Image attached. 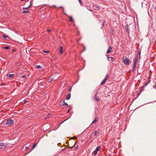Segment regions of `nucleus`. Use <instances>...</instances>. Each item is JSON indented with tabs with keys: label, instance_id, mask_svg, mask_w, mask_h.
<instances>
[{
	"label": "nucleus",
	"instance_id": "f257e3e1",
	"mask_svg": "<svg viewBox=\"0 0 156 156\" xmlns=\"http://www.w3.org/2000/svg\"><path fill=\"white\" fill-rule=\"evenodd\" d=\"M123 62L126 65H128L129 63V60L126 57H123Z\"/></svg>",
	"mask_w": 156,
	"mask_h": 156
},
{
	"label": "nucleus",
	"instance_id": "f03ea898",
	"mask_svg": "<svg viewBox=\"0 0 156 156\" xmlns=\"http://www.w3.org/2000/svg\"><path fill=\"white\" fill-rule=\"evenodd\" d=\"M14 123L12 119H8L7 121L6 122V124L7 125H11Z\"/></svg>",
	"mask_w": 156,
	"mask_h": 156
},
{
	"label": "nucleus",
	"instance_id": "7ed1b4c3",
	"mask_svg": "<svg viewBox=\"0 0 156 156\" xmlns=\"http://www.w3.org/2000/svg\"><path fill=\"white\" fill-rule=\"evenodd\" d=\"M93 7L94 9L98 10H99L100 8V6H98L96 4H94Z\"/></svg>",
	"mask_w": 156,
	"mask_h": 156
},
{
	"label": "nucleus",
	"instance_id": "20e7f679",
	"mask_svg": "<svg viewBox=\"0 0 156 156\" xmlns=\"http://www.w3.org/2000/svg\"><path fill=\"white\" fill-rule=\"evenodd\" d=\"M5 148V144L4 143H0V149H4Z\"/></svg>",
	"mask_w": 156,
	"mask_h": 156
},
{
	"label": "nucleus",
	"instance_id": "39448f33",
	"mask_svg": "<svg viewBox=\"0 0 156 156\" xmlns=\"http://www.w3.org/2000/svg\"><path fill=\"white\" fill-rule=\"evenodd\" d=\"M112 51V48L111 46H109L107 50V53H108Z\"/></svg>",
	"mask_w": 156,
	"mask_h": 156
},
{
	"label": "nucleus",
	"instance_id": "423d86ee",
	"mask_svg": "<svg viewBox=\"0 0 156 156\" xmlns=\"http://www.w3.org/2000/svg\"><path fill=\"white\" fill-rule=\"evenodd\" d=\"M138 61V57H136L134 59L133 61L134 63L133 64L136 65L137 62Z\"/></svg>",
	"mask_w": 156,
	"mask_h": 156
},
{
	"label": "nucleus",
	"instance_id": "0eeeda50",
	"mask_svg": "<svg viewBox=\"0 0 156 156\" xmlns=\"http://www.w3.org/2000/svg\"><path fill=\"white\" fill-rule=\"evenodd\" d=\"M99 131H95L94 133V136H96L99 135Z\"/></svg>",
	"mask_w": 156,
	"mask_h": 156
},
{
	"label": "nucleus",
	"instance_id": "6e6552de",
	"mask_svg": "<svg viewBox=\"0 0 156 156\" xmlns=\"http://www.w3.org/2000/svg\"><path fill=\"white\" fill-rule=\"evenodd\" d=\"M63 53V48L62 46H60L59 47V53L62 54Z\"/></svg>",
	"mask_w": 156,
	"mask_h": 156
},
{
	"label": "nucleus",
	"instance_id": "1a4fd4ad",
	"mask_svg": "<svg viewBox=\"0 0 156 156\" xmlns=\"http://www.w3.org/2000/svg\"><path fill=\"white\" fill-rule=\"evenodd\" d=\"M125 28L127 31V32L129 33V27L128 25L127 24L125 26Z\"/></svg>",
	"mask_w": 156,
	"mask_h": 156
},
{
	"label": "nucleus",
	"instance_id": "9d476101",
	"mask_svg": "<svg viewBox=\"0 0 156 156\" xmlns=\"http://www.w3.org/2000/svg\"><path fill=\"white\" fill-rule=\"evenodd\" d=\"M136 66V65L133 64L132 69V71L133 72H134L135 70V68Z\"/></svg>",
	"mask_w": 156,
	"mask_h": 156
},
{
	"label": "nucleus",
	"instance_id": "9b49d317",
	"mask_svg": "<svg viewBox=\"0 0 156 156\" xmlns=\"http://www.w3.org/2000/svg\"><path fill=\"white\" fill-rule=\"evenodd\" d=\"M94 100L96 101H99L100 100L99 98L97 96H94Z\"/></svg>",
	"mask_w": 156,
	"mask_h": 156
},
{
	"label": "nucleus",
	"instance_id": "f8f14e48",
	"mask_svg": "<svg viewBox=\"0 0 156 156\" xmlns=\"http://www.w3.org/2000/svg\"><path fill=\"white\" fill-rule=\"evenodd\" d=\"M31 2H32V1H31L30 2V5H29L28 7H26V8H23V10H25V9H28L31 6Z\"/></svg>",
	"mask_w": 156,
	"mask_h": 156
},
{
	"label": "nucleus",
	"instance_id": "ddd939ff",
	"mask_svg": "<svg viewBox=\"0 0 156 156\" xmlns=\"http://www.w3.org/2000/svg\"><path fill=\"white\" fill-rule=\"evenodd\" d=\"M107 80H106L105 79H104L103 80L101 81V85H103L105 83L106 81Z\"/></svg>",
	"mask_w": 156,
	"mask_h": 156
},
{
	"label": "nucleus",
	"instance_id": "4468645a",
	"mask_svg": "<svg viewBox=\"0 0 156 156\" xmlns=\"http://www.w3.org/2000/svg\"><path fill=\"white\" fill-rule=\"evenodd\" d=\"M70 96H71V94H69L67 96V97H66V99L67 100H69L70 98Z\"/></svg>",
	"mask_w": 156,
	"mask_h": 156
},
{
	"label": "nucleus",
	"instance_id": "2eb2a0df",
	"mask_svg": "<svg viewBox=\"0 0 156 156\" xmlns=\"http://www.w3.org/2000/svg\"><path fill=\"white\" fill-rule=\"evenodd\" d=\"M7 76H8L9 78H11V77H13L14 76V74H8Z\"/></svg>",
	"mask_w": 156,
	"mask_h": 156
},
{
	"label": "nucleus",
	"instance_id": "dca6fc26",
	"mask_svg": "<svg viewBox=\"0 0 156 156\" xmlns=\"http://www.w3.org/2000/svg\"><path fill=\"white\" fill-rule=\"evenodd\" d=\"M101 147L100 146H98L96 148V149H95V151H99L100 149L101 148Z\"/></svg>",
	"mask_w": 156,
	"mask_h": 156
},
{
	"label": "nucleus",
	"instance_id": "f3484780",
	"mask_svg": "<svg viewBox=\"0 0 156 156\" xmlns=\"http://www.w3.org/2000/svg\"><path fill=\"white\" fill-rule=\"evenodd\" d=\"M109 77V74H107L106 75L104 79H105L106 80H107V79Z\"/></svg>",
	"mask_w": 156,
	"mask_h": 156
},
{
	"label": "nucleus",
	"instance_id": "a211bd4d",
	"mask_svg": "<svg viewBox=\"0 0 156 156\" xmlns=\"http://www.w3.org/2000/svg\"><path fill=\"white\" fill-rule=\"evenodd\" d=\"M144 90V88H142L140 90V92L137 95V96H138Z\"/></svg>",
	"mask_w": 156,
	"mask_h": 156
},
{
	"label": "nucleus",
	"instance_id": "6ab92c4d",
	"mask_svg": "<svg viewBox=\"0 0 156 156\" xmlns=\"http://www.w3.org/2000/svg\"><path fill=\"white\" fill-rule=\"evenodd\" d=\"M97 121V120L96 119V118H95L94 121L92 122V124H94Z\"/></svg>",
	"mask_w": 156,
	"mask_h": 156
},
{
	"label": "nucleus",
	"instance_id": "aec40b11",
	"mask_svg": "<svg viewBox=\"0 0 156 156\" xmlns=\"http://www.w3.org/2000/svg\"><path fill=\"white\" fill-rule=\"evenodd\" d=\"M73 21V17L71 16H70L69 17V21L70 22H72Z\"/></svg>",
	"mask_w": 156,
	"mask_h": 156
},
{
	"label": "nucleus",
	"instance_id": "412c9836",
	"mask_svg": "<svg viewBox=\"0 0 156 156\" xmlns=\"http://www.w3.org/2000/svg\"><path fill=\"white\" fill-rule=\"evenodd\" d=\"M35 68L37 69L41 68V67L40 65H37L35 66Z\"/></svg>",
	"mask_w": 156,
	"mask_h": 156
},
{
	"label": "nucleus",
	"instance_id": "4be33fe9",
	"mask_svg": "<svg viewBox=\"0 0 156 156\" xmlns=\"http://www.w3.org/2000/svg\"><path fill=\"white\" fill-rule=\"evenodd\" d=\"M97 151H94V152H93V153H94V155H96L97 154Z\"/></svg>",
	"mask_w": 156,
	"mask_h": 156
},
{
	"label": "nucleus",
	"instance_id": "5701e85b",
	"mask_svg": "<svg viewBox=\"0 0 156 156\" xmlns=\"http://www.w3.org/2000/svg\"><path fill=\"white\" fill-rule=\"evenodd\" d=\"M29 11L28 10H23V12L24 13H26L28 12Z\"/></svg>",
	"mask_w": 156,
	"mask_h": 156
},
{
	"label": "nucleus",
	"instance_id": "b1692460",
	"mask_svg": "<svg viewBox=\"0 0 156 156\" xmlns=\"http://www.w3.org/2000/svg\"><path fill=\"white\" fill-rule=\"evenodd\" d=\"M147 83L146 82L145 83L144 86L142 88H144L145 87H146L147 85Z\"/></svg>",
	"mask_w": 156,
	"mask_h": 156
},
{
	"label": "nucleus",
	"instance_id": "393cba45",
	"mask_svg": "<svg viewBox=\"0 0 156 156\" xmlns=\"http://www.w3.org/2000/svg\"><path fill=\"white\" fill-rule=\"evenodd\" d=\"M3 48L5 49H8L9 48V47L8 46H6V47H4Z\"/></svg>",
	"mask_w": 156,
	"mask_h": 156
},
{
	"label": "nucleus",
	"instance_id": "a878e982",
	"mask_svg": "<svg viewBox=\"0 0 156 156\" xmlns=\"http://www.w3.org/2000/svg\"><path fill=\"white\" fill-rule=\"evenodd\" d=\"M63 103H64L63 105H66V106H68V104H67L65 102V101H63Z\"/></svg>",
	"mask_w": 156,
	"mask_h": 156
},
{
	"label": "nucleus",
	"instance_id": "bb28decb",
	"mask_svg": "<svg viewBox=\"0 0 156 156\" xmlns=\"http://www.w3.org/2000/svg\"><path fill=\"white\" fill-rule=\"evenodd\" d=\"M110 58H111V61L112 62H113L114 59V58L113 57H110Z\"/></svg>",
	"mask_w": 156,
	"mask_h": 156
},
{
	"label": "nucleus",
	"instance_id": "cd10ccee",
	"mask_svg": "<svg viewBox=\"0 0 156 156\" xmlns=\"http://www.w3.org/2000/svg\"><path fill=\"white\" fill-rule=\"evenodd\" d=\"M42 51L44 52V53H48L49 52V51H45L44 50H43Z\"/></svg>",
	"mask_w": 156,
	"mask_h": 156
},
{
	"label": "nucleus",
	"instance_id": "c85d7f7f",
	"mask_svg": "<svg viewBox=\"0 0 156 156\" xmlns=\"http://www.w3.org/2000/svg\"><path fill=\"white\" fill-rule=\"evenodd\" d=\"M3 37L5 38H6L7 37V36L6 35H3Z\"/></svg>",
	"mask_w": 156,
	"mask_h": 156
},
{
	"label": "nucleus",
	"instance_id": "c756f323",
	"mask_svg": "<svg viewBox=\"0 0 156 156\" xmlns=\"http://www.w3.org/2000/svg\"><path fill=\"white\" fill-rule=\"evenodd\" d=\"M37 144H34L33 146V148L34 149V147L36 146Z\"/></svg>",
	"mask_w": 156,
	"mask_h": 156
},
{
	"label": "nucleus",
	"instance_id": "7c9ffc66",
	"mask_svg": "<svg viewBox=\"0 0 156 156\" xmlns=\"http://www.w3.org/2000/svg\"><path fill=\"white\" fill-rule=\"evenodd\" d=\"M76 143H75L74 144V145H73V146H72V147H69V148H70V149H72V148L73 147L76 145Z\"/></svg>",
	"mask_w": 156,
	"mask_h": 156
},
{
	"label": "nucleus",
	"instance_id": "2f4dec72",
	"mask_svg": "<svg viewBox=\"0 0 156 156\" xmlns=\"http://www.w3.org/2000/svg\"><path fill=\"white\" fill-rule=\"evenodd\" d=\"M71 87H69V90L70 92H71Z\"/></svg>",
	"mask_w": 156,
	"mask_h": 156
},
{
	"label": "nucleus",
	"instance_id": "473e14b6",
	"mask_svg": "<svg viewBox=\"0 0 156 156\" xmlns=\"http://www.w3.org/2000/svg\"><path fill=\"white\" fill-rule=\"evenodd\" d=\"M106 55V56H107V59H108V60L109 61V58H110V57H108V56L107 55Z\"/></svg>",
	"mask_w": 156,
	"mask_h": 156
},
{
	"label": "nucleus",
	"instance_id": "72a5a7b5",
	"mask_svg": "<svg viewBox=\"0 0 156 156\" xmlns=\"http://www.w3.org/2000/svg\"><path fill=\"white\" fill-rule=\"evenodd\" d=\"M50 114H48V115L47 116V117L48 118V117H50Z\"/></svg>",
	"mask_w": 156,
	"mask_h": 156
},
{
	"label": "nucleus",
	"instance_id": "f704fd0d",
	"mask_svg": "<svg viewBox=\"0 0 156 156\" xmlns=\"http://www.w3.org/2000/svg\"><path fill=\"white\" fill-rule=\"evenodd\" d=\"M26 77V75H25V76H22V77H21V78H24L25 77Z\"/></svg>",
	"mask_w": 156,
	"mask_h": 156
},
{
	"label": "nucleus",
	"instance_id": "c9c22d12",
	"mask_svg": "<svg viewBox=\"0 0 156 156\" xmlns=\"http://www.w3.org/2000/svg\"><path fill=\"white\" fill-rule=\"evenodd\" d=\"M25 148L26 149H28L29 148L27 146Z\"/></svg>",
	"mask_w": 156,
	"mask_h": 156
},
{
	"label": "nucleus",
	"instance_id": "e433bc0d",
	"mask_svg": "<svg viewBox=\"0 0 156 156\" xmlns=\"http://www.w3.org/2000/svg\"><path fill=\"white\" fill-rule=\"evenodd\" d=\"M27 102H27V101H25V100H24V101L23 103H24V104L26 103Z\"/></svg>",
	"mask_w": 156,
	"mask_h": 156
},
{
	"label": "nucleus",
	"instance_id": "4c0bfd02",
	"mask_svg": "<svg viewBox=\"0 0 156 156\" xmlns=\"http://www.w3.org/2000/svg\"><path fill=\"white\" fill-rule=\"evenodd\" d=\"M80 2V3H82V2H81V0H78Z\"/></svg>",
	"mask_w": 156,
	"mask_h": 156
},
{
	"label": "nucleus",
	"instance_id": "58836bf2",
	"mask_svg": "<svg viewBox=\"0 0 156 156\" xmlns=\"http://www.w3.org/2000/svg\"><path fill=\"white\" fill-rule=\"evenodd\" d=\"M51 31V30H49V29H48L47 30V31L48 32H49Z\"/></svg>",
	"mask_w": 156,
	"mask_h": 156
},
{
	"label": "nucleus",
	"instance_id": "ea45409f",
	"mask_svg": "<svg viewBox=\"0 0 156 156\" xmlns=\"http://www.w3.org/2000/svg\"><path fill=\"white\" fill-rule=\"evenodd\" d=\"M97 94H98V93H97H97H96L95 94V95L94 96H97Z\"/></svg>",
	"mask_w": 156,
	"mask_h": 156
},
{
	"label": "nucleus",
	"instance_id": "a19ab883",
	"mask_svg": "<svg viewBox=\"0 0 156 156\" xmlns=\"http://www.w3.org/2000/svg\"><path fill=\"white\" fill-rule=\"evenodd\" d=\"M77 139V137H74V139Z\"/></svg>",
	"mask_w": 156,
	"mask_h": 156
},
{
	"label": "nucleus",
	"instance_id": "79ce46f5",
	"mask_svg": "<svg viewBox=\"0 0 156 156\" xmlns=\"http://www.w3.org/2000/svg\"><path fill=\"white\" fill-rule=\"evenodd\" d=\"M106 156H111V155L110 154H109L108 156L106 155Z\"/></svg>",
	"mask_w": 156,
	"mask_h": 156
},
{
	"label": "nucleus",
	"instance_id": "37998d69",
	"mask_svg": "<svg viewBox=\"0 0 156 156\" xmlns=\"http://www.w3.org/2000/svg\"><path fill=\"white\" fill-rule=\"evenodd\" d=\"M105 21H104V23L103 24V25H104V23H105Z\"/></svg>",
	"mask_w": 156,
	"mask_h": 156
},
{
	"label": "nucleus",
	"instance_id": "c03bdc74",
	"mask_svg": "<svg viewBox=\"0 0 156 156\" xmlns=\"http://www.w3.org/2000/svg\"><path fill=\"white\" fill-rule=\"evenodd\" d=\"M69 110L67 112H69Z\"/></svg>",
	"mask_w": 156,
	"mask_h": 156
},
{
	"label": "nucleus",
	"instance_id": "a18cd8bd",
	"mask_svg": "<svg viewBox=\"0 0 156 156\" xmlns=\"http://www.w3.org/2000/svg\"><path fill=\"white\" fill-rule=\"evenodd\" d=\"M46 118H47V117H45L44 118V119H46Z\"/></svg>",
	"mask_w": 156,
	"mask_h": 156
},
{
	"label": "nucleus",
	"instance_id": "49530a36",
	"mask_svg": "<svg viewBox=\"0 0 156 156\" xmlns=\"http://www.w3.org/2000/svg\"><path fill=\"white\" fill-rule=\"evenodd\" d=\"M112 32H113V31H112L111 32V33H112Z\"/></svg>",
	"mask_w": 156,
	"mask_h": 156
},
{
	"label": "nucleus",
	"instance_id": "de8ad7c7",
	"mask_svg": "<svg viewBox=\"0 0 156 156\" xmlns=\"http://www.w3.org/2000/svg\"><path fill=\"white\" fill-rule=\"evenodd\" d=\"M112 32H113V31H112L111 32V33H112Z\"/></svg>",
	"mask_w": 156,
	"mask_h": 156
},
{
	"label": "nucleus",
	"instance_id": "09e8293b",
	"mask_svg": "<svg viewBox=\"0 0 156 156\" xmlns=\"http://www.w3.org/2000/svg\"><path fill=\"white\" fill-rule=\"evenodd\" d=\"M112 32H113V31H112L111 32V33H112Z\"/></svg>",
	"mask_w": 156,
	"mask_h": 156
},
{
	"label": "nucleus",
	"instance_id": "8fccbe9b",
	"mask_svg": "<svg viewBox=\"0 0 156 156\" xmlns=\"http://www.w3.org/2000/svg\"><path fill=\"white\" fill-rule=\"evenodd\" d=\"M15 51V50H13V51Z\"/></svg>",
	"mask_w": 156,
	"mask_h": 156
}]
</instances>
